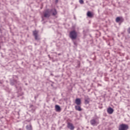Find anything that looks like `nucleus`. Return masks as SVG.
Listing matches in <instances>:
<instances>
[{"label": "nucleus", "instance_id": "6", "mask_svg": "<svg viewBox=\"0 0 130 130\" xmlns=\"http://www.w3.org/2000/svg\"><path fill=\"white\" fill-rule=\"evenodd\" d=\"M90 123L92 125H97L99 122L96 121L95 119H92L90 121Z\"/></svg>", "mask_w": 130, "mask_h": 130}, {"label": "nucleus", "instance_id": "12", "mask_svg": "<svg viewBox=\"0 0 130 130\" xmlns=\"http://www.w3.org/2000/svg\"><path fill=\"white\" fill-rule=\"evenodd\" d=\"M51 12L53 16H55L57 14V12H56V10L55 9L52 10Z\"/></svg>", "mask_w": 130, "mask_h": 130}, {"label": "nucleus", "instance_id": "21", "mask_svg": "<svg viewBox=\"0 0 130 130\" xmlns=\"http://www.w3.org/2000/svg\"><path fill=\"white\" fill-rule=\"evenodd\" d=\"M80 1H83V0H80Z\"/></svg>", "mask_w": 130, "mask_h": 130}, {"label": "nucleus", "instance_id": "18", "mask_svg": "<svg viewBox=\"0 0 130 130\" xmlns=\"http://www.w3.org/2000/svg\"><path fill=\"white\" fill-rule=\"evenodd\" d=\"M61 55V54H60V53L58 54V55Z\"/></svg>", "mask_w": 130, "mask_h": 130}, {"label": "nucleus", "instance_id": "3", "mask_svg": "<svg viewBox=\"0 0 130 130\" xmlns=\"http://www.w3.org/2000/svg\"><path fill=\"white\" fill-rule=\"evenodd\" d=\"M39 31L37 30H35L33 31V35L35 37V38L36 40H39L40 39H39V37H38V33Z\"/></svg>", "mask_w": 130, "mask_h": 130}, {"label": "nucleus", "instance_id": "16", "mask_svg": "<svg viewBox=\"0 0 130 130\" xmlns=\"http://www.w3.org/2000/svg\"><path fill=\"white\" fill-rule=\"evenodd\" d=\"M79 2H80V4H84V1H80Z\"/></svg>", "mask_w": 130, "mask_h": 130}, {"label": "nucleus", "instance_id": "13", "mask_svg": "<svg viewBox=\"0 0 130 130\" xmlns=\"http://www.w3.org/2000/svg\"><path fill=\"white\" fill-rule=\"evenodd\" d=\"M26 128L27 130H32V125H27L26 126Z\"/></svg>", "mask_w": 130, "mask_h": 130}, {"label": "nucleus", "instance_id": "7", "mask_svg": "<svg viewBox=\"0 0 130 130\" xmlns=\"http://www.w3.org/2000/svg\"><path fill=\"white\" fill-rule=\"evenodd\" d=\"M75 103L77 105H81V99H76L75 100Z\"/></svg>", "mask_w": 130, "mask_h": 130}, {"label": "nucleus", "instance_id": "19", "mask_svg": "<svg viewBox=\"0 0 130 130\" xmlns=\"http://www.w3.org/2000/svg\"><path fill=\"white\" fill-rule=\"evenodd\" d=\"M42 19H43V20H44V19H43V16H42Z\"/></svg>", "mask_w": 130, "mask_h": 130}, {"label": "nucleus", "instance_id": "5", "mask_svg": "<svg viewBox=\"0 0 130 130\" xmlns=\"http://www.w3.org/2000/svg\"><path fill=\"white\" fill-rule=\"evenodd\" d=\"M44 17L45 18H49L50 17V12L49 10H47L44 13Z\"/></svg>", "mask_w": 130, "mask_h": 130}, {"label": "nucleus", "instance_id": "1", "mask_svg": "<svg viewBox=\"0 0 130 130\" xmlns=\"http://www.w3.org/2000/svg\"><path fill=\"white\" fill-rule=\"evenodd\" d=\"M69 37L72 40L77 39V37H78V32L75 30H72L70 32Z\"/></svg>", "mask_w": 130, "mask_h": 130}, {"label": "nucleus", "instance_id": "14", "mask_svg": "<svg viewBox=\"0 0 130 130\" xmlns=\"http://www.w3.org/2000/svg\"><path fill=\"white\" fill-rule=\"evenodd\" d=\"M89 102H90V99H89V98L85 99V104H89Z\"/></svg>", "mask_w": 130, "mask_h": 130}, {"label": "nucleus", "instance_id": "8", "mask_svg": "<svg viewBox=\"0 0 130 130\" xmlns=\"http://www.w3.org/2000/svg\"><path fill=\"white\" fill-rule=\"evenodd\" d=\"M113 110L111 108H109L107 109V112L109 113V114H112L113 113Z\"/></svg>", "mask_w": 130, "mask_h": 130}, {"label": "nucleus", "instance_id": "20", "mask_svg": "<svg viewBox=\"0 0 130 130\" xmlns=\"http://www.w3.org/2000/svg\"><path fill=\"white\" fill-rule=\"evenodd\" d=\"M74 44H76V43H74Z\"/></svg>", "mask_w": 130, "mask_h": 130}, {"label": "nucleus", "instance_id": "10", "mask_svg": "<svg viewBox=\"0 0 130 130\" xmlns=\"http://www.w3.org/2000/svg\"><path fill=\"white\" fill-rule=\"evenodd\" d=\"M55 108L56 111H57V112H59L60 111V110H61V109H60V107L57 105H56L55 106Z\"/></svg>", "mask_w": 130, "mask_h": 130}, {"label": "nucleus", "instance_id": "17", "mask_svg": "<svg viewBox=\"0 0 130 130\" xmlns=\"http://www.w3.org/2000/svg\"><path fill=\"white\" fill-rule=\"evenodd\" d=\"M128 33L130 34V27H129L127 29Z\"/></svg>", "mask_w": 130, "mask_h": 130}, {"label": "nucleus", "instance_id": "9", "mask_svg": "<svg viewBox=\"0 0 130 130\" xmlns=\"http://www.w3.org/2000/svg\"><path fill=\"white\" fill-rule=\"evenodd\" d=\"M75 109L76 110H77V111H82V108H81V106L77 105L75 106Z\"/></svg>", "mask_w": 130, "mask_h": 130}, {"label": "nucleus", "instance_id": "4", "mask_svg": "<svg viewBox=\"0 0 130 130\" xmlns=\"http://www.w3.org/2000/svg\"><path fill=\"white\" fill-rule=\"evenodd\" d=\"M67 127L69 128L71 130H74L75 129V126H74V124L71 122H68L67 124Z\"/></svg>", "mask_w": 130, "mask_h": 130}, {"label": "nucleus", "instance_id": "2", "mask_svg": "<svg viewBox=\"0 0 130 130\" xmlns=\"http://www.w3.org/2000/svg\"><path fill=\"white\" fill-rule=\"evenodd\" d=\"M128 125L125 124H121L119 126V130H127Z\"/></svg>", "mask_w": 130, "mask_h": 130}, {"label": "nucleus", "instance_id": "11", "mask_svg": "<svg viewBox=\"0 0 130 130\" xmlns=\"http://www.w3.org/2000/svg\"><path fill=\"white\" fill-rule=\"evenodd\" d=\"M87 17H89V18H92L93 16H94V14L93 13H91V12L88 11L87 13Z\"/></svg>", "mask_w": 130, "mask_h": 130}, {"label": "nucleus", "instance_id": "15", "mask_svg": "<svg viewBox=\"0 0 130 130\" xmlns=\"http://www.w3.org/2000/svg\"><path fill=\"white\" fill-rule=\"evenodd\" d=\"M120 20H121V18H120V17H117L116 18V22H117V23H118V22H119V21H120Z\"/></svg>", "mask_w": 130, "mask_h": 130}]
</instances>
